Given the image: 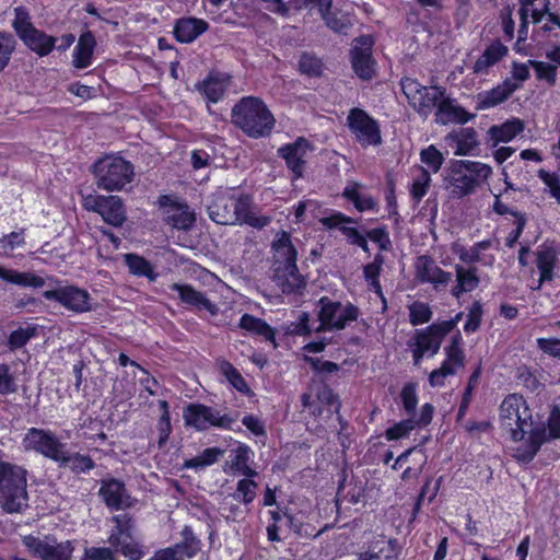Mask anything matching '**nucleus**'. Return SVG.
I'll list each match as a JSON object with an SVG mask.
<instances>
[{"instance_id":"nucleus-12","label":"nucleus","mask_w":560,"mask_h":560,"mask_svg":"<svg viewBox=\"0 0 560 560\" xmlns=\"http://www.w3.org/2000/svg\"><path fill=\"white\" fill-rule=\"evenodd\" d=\"M347 126L355 140L363 147L382 143L380 125L361 108H352L347 117Z\"/></svg>"},{"instance_id":"nucleus-40","label":"nucleus","mask_w":560,"mask_h":560,"mask_svg":"<svg viewBox=\"0 0 560 560\" xmlns=\"http://www.w3.org/2000/svg\"><path fill=\"white\" fill-rule=\"evenodd\" d=\"M103 220L115 226H121L127 220L126 210L119 196H107L98 213Z\"/></svg>"},{"instance_id":"nucleus-9","label":"nucleus","mask_w":560,"mask_h":560,"mask_svg":"<svg viewBox=\"0 0 560 560\" xmlns=\"http://www.w3.org/2000/svg\"><path fill=\"white\" fill-rule=\"evenodd\" d=\"M23 545L36 558L40 560H70L74 551V541H58L54 535L43 538L27 535L23 537Z\"/></svg>"},{"instance_id":"nucleus-33","label":"nucleus","mask_w":560,"mask_h":560,"mask_svg":"<svg viewBox=\"0 0 560 560\" xmlns=\"http://www.w3.org/2000/svg\"><path fill=\"white\" fill-rule=\"evenodd\" d=\"M456 283L451 290V294L459 299L463 294L472 292L479 285V277L476 267L465 268L462 265L455 266Z\"/></svg>"},{"instance_id":"nucleus-6","label":"nucleus","mask_w":560,"mask_h":560,"mask_svg":"<svg viewBox=\"0 0 560 560\" xmlns=\"http://www.w3.org/2000/svg\"><path fill=\"white\" fill-rule=\"evenodd\" d=\"M521 18L523 20L532 19L534 24L533 39L538 45L558 36L557 31L560 30V19L549 12L548 0H521Z\"/></svg>"},{"instance_id":"nucleus-55","label":"nucleus","mask_w":560,"mask_h":560,"mask_svg":"<svg viewBox=\"0 0 560 560\" xmlns=\"http://www.w3.org/2000/svg\"><path fill=\"white\" fill-rule=\"evenodd\" d=\"M299 70L308 77H320L323 73V62L311 52H302L299 59Z\"/></svg>"},{"instance_id":"nucleus-57","label":"nucleus","mask_w":560,"mask_h":560,"mask_svg":"<svg viewBox=\"0 0 560 560\" xmlns=\"http://www.w3.org/2000/svg\"><path fill=\"white\" fill-rule=\"evenodd\" d=\"M37 328L27 326L13 330L8 338V347L11 351H15L24 347L33 337H35Z\"/></svg>"},{"instance_id":"nucleus-25","label":"nucleus","mask_w":560,"mask_h":560,"mask_svg":"<svg viewBox=\"0 0 560 560\" xmlns=\"http://www.w3.org/2000/svg\"><path fill=\"white\" fill-rule=\"evenodd\" d=\"M524 129L525 125L520 118H512L500 125H493L487 131V145L497 148L500 143H508L521 135Z\"/></svg>"},{"instance_id":"nucleus-16","label":"nucleus","mask_w":560,"mask_h":560,"mask_svg":"<svg viewBox=\"0 0 560 560\" xmlns=\"http://www.w3.org/2000/svg\"><path fill=\"white\" fill-rule=\"evenodd\" d=\"M310 150L311 144L304 138H299L293 143H288L278 149V156L285 161L287 167L293 175L292 179L303 177Z\"/></svg>"},{"instance_id":"nucleus-29","label":"nucleus","mask_w":560,"mask_h":560,"mask_svg":"<svg viewBox=\"0 0 560 560\" xmlns=\"http://www.w3.org/2000/svg\"><path fill=\"white\" fill-rule=\"evenodd\" d=\"M306 4L316 7L326 25L334 32L346 34L350 27L349 19L340 12H331L332 0H304Z\"/></svg>"},{"instance_id":"nucleus-14","label":"nucleus","mask_w":560,"mask_h":560,"mask_svg":"<svg viewBox=\"0 0 560 560\" xmlns=\"http://www.w3.org/2000/svg\"><path fill=\"white\" fill-rule=\"evenodd\" d=\"M158 203L163 210V219L168 225L184 231L192 228L196 215L187 203L178 202L167 195L160 196Z\"/></svg>"},{"instance_id":"nucleus-17","label":"nucleus","mask_w":560,"mask_h":560,"mask_svg":"<svg viewBox=\"0 0 560 560\" xmlns=\"http://www.w3.org/2000/svg\"><path fill=\"white\" fill-rule=\"evenodd\" d=\"M373 40L370 36H361L354 39L351 49V63L355 74L370 80L375 72V62L372 58Z\"/></svg>"},{"instance_id":"nucleus-50","label":"nucleus","mask_w":560,"mask_h":560,"mask_svg":"<svg viewBox=\"0 0 560 560\" xmlns=\"http://www.w3.org/2000/svg\"><path fill=\"white\" fill-rule=\"evenodd\" d=\"M253 477H245L237 481L236 490L232 494L233 499L246 505L250 504L256 495L258 483L252 479Z\"/></svg>"},{"instance_id":"nucleus-28","label":"nucleus","mask_w":560,"mask_h":560,"mask_svg":"<svg viewBox=\"0 0 560 560\" xmlns=\"http://www.w3.org/2000/svg\"><path fill=\"white\" fill-rule=\"evenodd\" d=\"M273 281L284 294L300 292L305 287V280L299 272L296 264L275 267Z\"/></svg>"},{"instance_id":"nucleus-2","label":"nucleus","mask_w":560,"mask_h":560,"mask_svg":"<svg viewBox=\"0 0 560 560\" xmlns=\"http://www.w3.org/2000/svg\"><path fill=\"white\" fill-rule=\"evenodd\" d=\"M231 121L252 139L268 137L276 125L272 113L256 96L242 97L231 110Z\"/></svg>"},{"instance_id":"nucleus-63","label":"nucleus","mask_w":560,"mask_h":560,"mask_svg":"<svg viewBox=\"0 0 560 560\" xmlns=\"http://www.w3.org/2000/svg\"><path fill=\"white\" fill-rule=\"evenodd\" d=\"M538 177L548 188L549 195L560 205V178L558 174L541 168L538 171Z\"/></svg>"},{"instance_id":"nucleus-20","label":"nucleus","mask_w":560,"mask_h":560,"mask_svg":"<svg viewBox=\"0 0 560 560\" xmlns=\"http://www.w3.org/2000/svg\"><path fill=\"white\" fill-rule=\"evenodd\" d=\"M434 413L433 405L427 402L421 406L418 417L407 416V419L399 421L387 429V440H398L407 436L416 428H424L432 421Z\"/></svg>"},{"instance_id":"nucleus-10","label":"nucleus","mask_w":560,"mask_h":560,"mask_svg":"<svg viewBox=\"0 0 560 560\" xmlns=\"http://www.w3.org/2000/svg\"><path fill=\"white\" fill-rule=\"evenodd\" d=\"M26 452H35L57 463L67 446L50 430L30 428L22 440Z\"/></svg>"},{"instance_id":"nucleus-18","label":"nucleus","mask_w":560,"mask_h":560,"mask_svg":"<svg viewBox=\"0 0 560 560\" xmlns=\"http://www.w3.org/2000/svg\"><path fill=\"white\" fill-rule=\"evenodd\" d=\"M417 279L422 283H430L436 291L445 290L453 279L451 272L440 268L436 262L428 256H419L415 262Z\"/></svg>"},{"instance_id":"nucleus-15","label":"nucleus","mask_w":560,"mask_h":560,"mask_svg":"<svg viewBox=\"0 0 560 560\" xmlns=\"http://www.w3.org/2000/svg\"><path fill=\"white\" fill-rule=\"evenodd\" d=\"M98 495L105 505L113 511L129 509L135 503V499L129 494L125 482L117 478L102 479Z\"/></svg>"},{"instance_id":"nucleus-48","label":"nucleus","mask_w":560,"mask_h":560,"mask_svg":"<svg viewBox=\"0 0 560 560\" xmlns=\"http://www.w3.org/2000/svg\"><path fill=\"white\" fill-rule=\"evenodd\" d=\"M361 186L358 183H352L346 186L342 195L351 201L359 211L374 209L375 200L360 190Z\"/></svg>"},{"instance_id":"nucleus-38","label":"nucleus","mask_w":560,"mask_h":560,"mask_svg":"<svg viewBox=\"0 0 560 560\" xmlns=\"http://www.w3.org/2000/svg\"><path fill=\"white\" fill-rule=\"evenodd\" d=\"M558 262L556 252L550 248H541L537 253L536 265L539 270V279L536 285L532 287L533 290H539L541 285L553 279V269Z\"/></svg>"},{"instance_id":"nucleus-61","label":"nucleus","mask_w":560,"mask_h":560,"mask_svg":"<svg viewBox=\"0 0 560 560\" xmlns=\"http://www.w3.org/2000/svg\"><path fill=\"white\" fill-rule=\"evenodd\" d=\"M529 65L534 68L539 80H545L549 84H555L557 79V66L552 62L529 60Z\"/></svg>"},{"instance_id":"nucleus-4","label":"nucleus","mask_w":560,"mask_h":560,"mask_svg":"<svg viewBox=\"0 0 560 560\" xmlns=\"http://www.w3.org/2000/svg\"><path fill=\"white\" fill-rule=\"evenodd\" d=\"M0 477V501L8 513H16L27 506V475L23 466L7 462Z\"/></svg>"},{"instance_id":"nucleus-1","label":"nucleus","mask_w":560,"mask_h":560,"mask_svg":"<svg viewBox=\"0 0 560 560\" xmlns=\"http://www.w3.org/2000/svg\"><path fill=\"white\" fill-rule=\"evenodd\" d=\"M499 420L513 445V457L521 463H529L541 445L546 443V429L534 427L533 413L522 395L511 394L500 405Z\"/></svg>"},{"instance_id":"nucleus-53","label":"nucleus","mask_w":560,"mask_h":560,"mask_svg":"<svg viewBox=\"0 0 560 560\" xmlns=\"http://www.w3.org/2000/svg\"><path fill=\"white\" fill-rule=\"evenodd\" d=\"M220 372L235 389L241 393L249 392L246 381L232 363L222 361L220 363Z\"/></svg>"},{"instance_id":"nucleus-30","label":"nucleus","mask_w":560,"mask_h":560,"mask_svg":"<svg viewBox=\"0 0 560 560\" xmlns=\"http://www.w3.org/2000/svg\"><path fill=\"white\" fill-rule=\"evenodd\" d=\"M323 225L327 229L339 228L347 240L354 245L362 247L365 252H369L366 238L354 229L347 226V223H353V220L340 212L334 213L329 217H325L322 220Z\"/></svg>"},{"instance_id":"nucleus-34","label":"nucleus","mask_w":560,"mask_h":560,"mask_svg":"<svg viewBox=\"0 0 560 560\" xmlns=\"http://www.w3.org/2000/svg\"><path fill=\"white\" fill-rule=\"evenodd\" d=\"M442 340L428 327L425 330L420 331L416 336L413 352L415 364H420L424 355H434L440 347Z\"/></svg>"},{"instance_id":"nucleus-36","label":"nucleus","mask_w":560,"mask_h":560,"mask_svg":"<svg viewBox=\"0 0 560 560\" xmlns=\"http://www.w3.org/2000/svg\"><path fill=\"white\" fill-rule=\"evenodd\" d=\"M24 44L40 57L49 55L55 48L54 36L37 28H28V32L21 38Z\"/></svg>"},{"instance_id":"nucleus-11","label":"nucleus","mask_w":560,"mask_h":560,"mask_svg":"<svg viewBox=\"0 0 560 560\" xmlns=\"http://www.w3.org/2000/svg\"><path fill=\"white\" fill-rule=\"evenodd\" d=\"M401 90L409 104L424 117L431 114L432 109L435 107L434 102L442 96V88L423 86L411 78L401 80Z\"/></svg>"},{"instance_id":"nucleus-59","label":"nucleus","mask_w":560,"mask_h":560,"mask_svg":"<svg viewBox=\"0 0 560 560\" xmlns=\"http://www.w3.org/2000/svg\"><path fill=\"white\" fill-rule=\"evenodd\" d=\"M420 160L431 172L438 173L444 162V156L433 144H431L421 151Z\"/></svg>"},{"instance_id":"nucleus-44","label":"nucleus","mask_w":560,"mask_h":560,"mask_svg":"<svg viewBox=\"0 0 560 560\" xmlns=\"http://www.w3.org/2000/svg\"><path fill=\"white\" fill-rule=\"evenodd\" d=\"M180 535L182 540L172 546L173 550H175L177 556L183 560L194 558L201 549L200 539L194 534L190 526H185Z\"/></svg>"},{"instance_id":"nucleus-46","label":"nucleus","mask_w":560,"mask_h":560,"mask_svg":"<svg viewBox=\"0 0 560 560\" xmlns=\"http://www.w3.org/2000/svg\"><path fill=\"white\" fill-rule=\"evenodd\" d=\"M238 326L244 330H247L252 334L261 336L266 340H269V341L276 343L275 330L272 329V327L270 325H268L261 318L255 317L249 314H244L240 319Z\"/></svg>"},{"instance_id":"nucleus-41","label":"nucleus","mask_w":560,"mask_h":560,"mask_svg":"<svg viewBox=\"0 0 560 560\" xmlns=\"http://www.w3.org/2000/svg\"><path fill=\"white\" fill-rule=\"evenodd\" d=\"M316 398L318 406L314 407L312 413L315 417H331L339 413L340 402L337 395L328 386H322L317 389Z\"/></svg>"},{"instance_id":"nucleus-21","label":"nucleus","mask_w":560,"mask_h":560,"mask_svg":"<svg viewBox=\"0 0 560 560\" xmlns=\"http://www.w3.org/2000/svg\"><path fill=\"white\" fill-rule=\"evenodd\" d=\"M509 49L499 40L489 44L474 62L471 70L477 77H487L508 55Z\"/></svg>"},{"instance_id":"nucleus-8","label":"nucleus","mask_w":560,"mask_h":560,"mask_svg":"<svg viewBox=\"0 0 560 560\" xmlns=\"http://www.w3.org/2000/svg\"><path fill=\"white\" fill-rule=\"evenodd\" d=\"M183 418L186 427H191L197 431H206L210 428L230 430L235 422V418L229 413L221 415L219 410L203 404L186 406Z\"/></svg>"},{"instance_id":"nucleus-42","label":"nucleus","mask_w":560,"mask_h":560,"mask_svg":"<svg viewBox=\"0 0 560 560\" xmlns=\"http://www.w3.org/2000/svg\"><path fill=\"white\" fill-rule=\"evenodd\" d=\"M253 454L249 446L240 444L236 448L231 451L230 455V469L234 472L242 474L245 477H257L258 472L250 468L248 463Z\"/></svg>"},{"instance_id":"nucleus-7","label":"nucleus","mask_w":560,"mask_h":560,"mask_svg":"<svg viewBox=\"0 0 560 560\" xmlns=\"http://www.w3.org/2000/svg\"><path fill=\"white\" fill-rule=\"evenodd\" d=\"M358 316L359 310L353 304H342L324 296L319 300L318 319L320 324L315 330H341L349 323L357 320Z\"/></svg>"},{"instance_id":"nucleus-22","label":"nucleus","mask_w":560,"mask_h":560,"mask_svg":"<svg viewBox=\"0 0 560 560\" xmlns=\"http://www.w3.org/2000/svg\"><path fill=\"white\" fill-rule=\"evenodd\" d=\"M235 205V196L226 192L215 194L208 206L210 219L218 224H236Z\"/></svg>"},{"instance_id":"nucleus-32","label":"nucleus","mask_w":560,"mask_h":560,"mask_svg":"<svg viewBox=\"0 0 560 560\" xmlns=\"http://www.w3.org/2000/svg\"><path fill=\"white\" fill-rule=\"evenodd\" d=\"M273 255V268L282 267L283 265L296 264L298 252L291 242V235L281 231L277 233L276 238L272 242Z\"/></svg>"},{"instance_id":"nucleus-37","label":"nucleus","mask_w":560,"mask_h":560,"mask_svg":"<svg viewBox=\"0 0 560 560\" xmlns=\"http://www.w3.org/2000/svg\"><path fill=\"white\" fill-rule=\"evenodd\" d=\"M95 46L93 33L91 31L82 33L73 51V66L79 69L88 68L92 62Z\"/></svg>"},{"instance_id":"nucleus-45","label":"nucleus","mask_w":560,"mask_h":560,"mask_svg":"<svg viewBox=\"0 0 560 560\" xmlns=\"http://www.w3.org/2000/svg\"><path fill=\"white\" fill-rule=\"evenodd\" d=\"M124 262L131 275L136 277H145L151 282L156 280L158 273L154 272L153 266L144 257L138 254L128 253L124 255Z\"/></svg>"},{"instance_id":"nucleus-60","label":"nucleus","mask_w":560,"mask_h":560,"mask_svg":"<svg viewBox=\"0 0 560 560\" xmlns=\"http://www.w3.org/2000/svg\"><path fill=\"white\" fill-rule=\"evenodd\" d=\"M114 551L115 553L120 552L129 560H140L144 556L142 546L132 538V535H130V539H124L118 547H115Z\"/></svg>"},{"instance_id":"nucleus-52","label":"nucleus","mask_w":560,"mask_h":560,"mask_svg":"<svg viewBox=\"0 0 560 560\" xmlns=\"http://www.w3.org/2000/svg\"><path fill=\"white\" fill-rule=\"evenodd\" d=\"M160 409L162 410V415L158 421L156 429L159 432V440L158 445L159 448L164 447L166 444L170 434L172 432V424H171V416L168 410V402L166 400H160L159 401Z\"/></svg>"},{"instance_id":"nucleus-26","label":"nucleus","mask_w":560,"mask_h":560,"mask_svg":"<svg viewBox=\"0 0 560 560\" xmlns=\"http://www.w3.org/2000/svg\"><path fill=\"white\" fill-rule=\"evenodd\" d=\"M518 88L520 84L512 80H505L491 90L480 92L476 96V108L485 110L495 107L508 100Z\"/></svg>"},{"instance_id":"nucleus-56","label":"nucleus","mask_w":560,"mask_h":560,"mask_svg":"<svg viewBox=\"0 0 560 560\" xmlns=\"http://www.w3.org/2000/svg\"><path fill=\"white\" fill-rule=\"evenodd\" d=\"M491 241H481L470 247L471 264L478 262L482 266H492L495 257L493 254L488 253L491 248Z\"/></svg>"},{"instance_id":"nucleus-24","label":"nucleus","mask_w":560,"mask_h":560,"mask_svg":"<svg viewBox=\"0 0 560 560\" xmlns=\"http://www.w3.org/2000/svg\"><path fill=\"white\" fill-rule=\"evenodd\" d=\"M231 84V77L225 72H210L196 84L197 91L210 103L221 101Z\"/></svg>"},{"instance_id":"nucleus-39","label":"nucleus","mask_w":560,"mask_h":560,"mask_svg":"<svg viewBox=\"0 0 560 560\" xmlns=\"http://www.w3.org/2000/svg\"><path fill=\"white\" fill-rule=\"evenodd\" d=\"M57 464L60 467H68L73 474H88L96 466L95 462L90 455L81 453H70L67 446L63 448Z\"/></svg>"},{"instance_id":"nucleus-19","label":"nucleus","mask_w":560,"mask_h":560,"mask_svg":"<svg viewBox=\"0 0 560 560\" xmlns=\"http://www.w3.org/2000/svg\"><path fill=\"white\" fill-rule=\"evenodd\" d=\"M435 121L440 125L466 124L475 118V114L468 113L455 101L445 96V89L442 88V96L436 100Z\"/></svg>"},{"instance_id":"nucleus-27","label":"nucleus","mask_w":560,"mask_h":560,"mask_svg":"<svg viewBox=\"0 0 560 560\" xmlns=\"http://www.w3.org/2000/svg\"><path fill=\"white\" fill-rule=\"evenodd\" d=\"M445 141L454 149L455 155H474L479 147L477 131L471 127L450 132Z\"/></svg>"},{"instance_id":"nucleus-13","label":"nucleus","mask_w":560,"mask_h":560,"mask_svg":"<svg viewBox=\"0 0 560 560\" xmlns=\"http://www.w3.org/2000/svg\"><path fill=\"white\" fill-rule=\"evenodd\" d=\"M43 296L48 301L58 302L65 308L74 313H84L92 310L91 295L75 285L58 287L43 292Z\"/></svg>"},{"instance_id":"nucleus-3","label":"nucleus","mask_w":560,"mask_h":560,"mask_svg":"<svg viewBox=\"0 0 560 560\" xmlns=\"http://www.w3.org/2000/svg\"><path fill=\"white\" fill-rule=\"evenodd\" d=\"M492 174V167L486 163L471 160H454L450 163L446 187L454 197L467 196L487 182Z\"/></svg>"},{"instance_id":"nucleus-49","label":"nucleus","mask_w":560,"mask_h":560,"mask_svg":"<svg viewBox=\"0 0 560 560\" xmlns=\"http://www.w3.org/2000/svg\"><path fill=\"white\" fill-rule=\"evenodd\" d=\"M398 405L401 406L406 416L418 417L416 412L418 405L417 385L415 383H407L400 390Z\"/></svg>"},{"instance_id":"nucleus-54","label":"nucleus","mask_w":560,"mask_h":560,"mask_svg":"<svg viewBox=\"0 0 560 560\" xmlns=\"http://www.w3.org/2000/svg\"><path fill=\"white\" fill-rule=\"evenodd\" d=\"M223 451L219 447H208L198 456L186 460L185 466L188 468H203L218 462Z\"/></svg>"},{"instance_id":"nucleus-62","label":"nucleus","mask_w":560,"mask_h":560,"mask_svg":"<svg viewBox=\"0 0 560 560\" xmlns=\"http://www.w3.org/2000/svg\"><path fill=\"white\" fill-rule=\"evenodd\" d=\"M432 312L430 306L423 302H413L409 306V317L412 325H421L431 319Z\"/></svg>"},{"instance_id":"nucleus-31","label":"nucleus","mask_w":560,"mask_h":560,"mask_svg":"<svg viewBox=\"0 0 560 560\" xmlns=\"http://www.w3.org/2000/svg\"><path fill=\"white\" fill-rule=\"evenodd\" d=\"M209 28L207 21L197 18L178 19L174 26V36L180 43H192Z\"/></svg>"},{"instance_id":"nucleus-5","label":"nucleus","mask_w":560,"mask_h":560,"mask_svg":"<svg viewBox=\"0 0 560 560\" xmlns=\"http://www.w3.org/2000/svg\"><path fill=\"white\" fill-rule=\"evenodd\" d=\"M95 184L107 191L122 190L135 176L133 165L120 156H105L93 165Z\"/></svg>"},{"instance_id":"nucleus-35","label":"nucleus","mask_w":560,"mask_h":560,"mask_svg":"<svg viewBox=\"0 0 560 560\" xmlns=\"http://www.w3.org/2000/svg\"><path fill=\"white\" fill-rule=\"evenodd\" d=\"M460 342L462 336L457 332L453 336L451 345L444 349L445 359L442 362L441 368L451 375H455L465 366V353L460 347Z\"/></svg>"},{"instance_id":"nucleus-43","label":"nucleus","mask_w":560,"mask_h":560,"mask_svg":"<svg viewBox=\"0 0 560 560\" xmlns=\"http://www.w3.org/2000/svg\"><path fill=\"white\" fill-rule=\"evenodd\" d=\"M0 279L23 288H42L45 285L44 278L33 272H21L2 266H0Z\"/></svg>"},{"instance_id":"nucleus-58","label":"nucleus","mask_w":560,"mask_h":560,"mask_svg":"<svg viewBox=\"0 0 560 560\" xmlns=\"http://www.w3.org/2000/svg\"><path fill=\"white\" fill-rule=\"evenodd\" d=\"M18 382L11 368L5 364H0V396H8L18 392Z\"/></svg>"},{"instance_id":"nucleus-23","label":"nucleus","mask_w":560,"mask_h":560,"mask_svg":"<svg viewBox=\"0 0 560 560\" xmlns=\"http://www.w3.org/2000/svg\"><path fill=\"white\" fill-rule=\"evenodd\" d=\"M170 290L176 293V298L182 303L195 307L198 311H207L211 315H215L219 311L218 306L212 303L205 293L197 291L190 284L172 283Z\"/></svg>"},{"instance_id":"nucleus-51","label":"nucleus","mask_w":560,"mask_h":560,"mask_svg":"<svg viewBox=\"0 0 560 560\" xmlns=\"http://www.w3.org/2000/svg\"><path fill=\"white\" fill-rule=\"evenodd\" d=\"M431 183V175L429 171L423 167H419L415 171L410 194L412 198L420 201L428 192Z\"/></svg>"},{"instance_id":"nucleus-64","label":"nucleus","mask_w":560,"mask_h":560,"mask_svg":"<svg viewBox=\"0 0 560 560\" xmlns=\"http://www.w3.org/2000/svg\"><path fill=\"white\" fill-rule=\"evenodd\" d=\"M82 560H117L112 547H88Z\"/></svg>"},{"instance_id":"nucleus-47","label":"nucleus","mask_w":560,"mask_h":560,"mask_svg":"<svg viewBox=\"0 0 560 560\" xmlns=\"http://www.w3.org/2000/svg\"><path fill=\"white\" fill-rule=\"evenodd\" d=\"M382 265H383V257H382L381 254H377L375 256V258H374V261L371 262V264H368L364 267L363 273H364V278H365L369 287L372 290H374V292L381 299V301L383 303L382 310L384 312L385 311V295L383 293L382 285H381V282L378 280V276H380V272H381V269H382Z\"/></svg>"}]
</instances>
